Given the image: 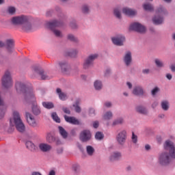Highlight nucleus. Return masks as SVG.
<instances>
[{"mask_svg":"<svg viewBox=\"0 0 175 175\" xmlns=\"http://www.w3.org/2000/svg\"><path fill=\"white\" fill-rule=\"evenodd\" d=\"M143 8L146 12H154V5L150 3L143 4Z\"/></svg>","mask_w":175,"mask_h":175,"instance_id":"473e14b6","label":"nucleus"},{"mask_svg":"<svg viewBox=\"0 0 175 175\" xmlns=\"http://www.w3.org/2000/svg\"><path fill=\"white\" fill-rule=\"evenodd\" d=\"M8 12L11 16H14V14H16V8L13 6H10L8 8Z\"/></svg>","mask_w":175,"mask_h":175,"instance_id":"09e8293b","label":"nucleus"},{"mask_svg":"<svg viewBox=\"0 0 175 175\" xmlns=\"http://www.w3.org/2000/svg\"><path fill=\"white\" fill-rule=\"evenodd\" d=\"M86 152L88 155L92 157V155H94V152H95V149L92 146H86Z\"/></svg>","mask_w":175,"mask_h":175,"instance_id":"58836bf2","label":"nucleus"},{"mask_svg":"<svg viewBox=\"0 0 175 175\" xmlns=\"http://www.w3.org/2000/svg\"><path fill=\"white\" fill-rule=\"evenodd\" d=\"M39 148L42 152H49V151H50L53 147H51V145L42 143L39 144Z\"/></svg>","mask_w":175,"mask_h":175,"instance_id":"393cba45","label":"nucleus"},{"mask_svg":"<svg viewBox=\"0 0 175 175\" xmlns=\"http://www.w3.org/2000/svg\"><path fill=\"white\" fill-rule=\"evenodd\" d=\"M43 68L40 66H31V71L33 72V75H40V72Z\"/></svg>","mask_w":175,"mask_h":175,"instance_id":"2f4dec72","label":"nucleus"},{"mask_svg":"<svg viewBox=\"0 0 175 175\" xmlns=\"http://www.w3.org/2000/svg\"><path fill=\"white\" fill-rule=\"evenodd\" d=\"M5 47L7 49L8 52L10 54H12L13 53V50L14 49V40L13 39H8L6 40L5 43Z\"/></svg>","mask_w":175,"mask_h":175,"instance_id":"dca6fc26","label":"nucleus"},{"mask_svg":"<svg viewBox=\"0 0 175 175\" xmlns=\"http://www.w3.org/2000/svg\"><path fill=\"white\" fill-rule=\"evenodd\" d=\"M161 109L164 111H167V110H169V108H170L169 101H167V100H163V101H161Z\"/></svg>","mask_w":175,"mask_h":175,"instance_id":"f704fd0d","label":"nucleus"},{"mask_svg":"<svg viewBox=\"0 0 175 175\" xmlns=\"http://www.w3.org/2000/svg\"><path fill=\"white\" fill-rule=\"evenodd\" d=\"M77 54H79L77 49H71L65 52L66 57H70L71 58H76Z\"/></svg>","mask_w":175,"mask_h":175,"instance_id":"a878e982","label":"nucleus"},{"mask_svg":"<svg viewBox=\"0 0 175 175\" xmlns=\"http://www.w3.org/2000/svg\"><path fill=\"white\" fill-rule=\"evenodd\" d=\"M70 27L72 28V29H77L79 28V25H77V23H76L75 21L70 23Z\"/></svg>","mask_w":175,"mask_h":175,"instance_id":"5fc2aeb1","label":"nucleus"},{"mask_svg":"<svg viewBox=\"0 0 175 175\" xmlns=\"http://www.w3.org/2000/svg\"><path fill=\"white\" fill-rule=\"evenodd\" d=\"M152 21L154 25H161V24H163L164 23L163 16L155 15L152 18Z\"/></svg>","mask_w":175,"mask_h":175,"instance_id":"aec40b11","label":"nucleus"},{"mask_svg":"<svg viewBox=\"0 0 175 175\" xmlns=\"http://www.w3.org/2000/svg\"><path fill=\"white\" fill-rule=\"evenodd\" d=\"M156 13L157 14H164V16H167L169 14L167 10H166L162 5H160L159 8H157Z\"/></svg>","mask_w":175,"mask_h":175,"instance_id":"bb28decb","label":"nucleus"},{"mask_svg":"<svg viewBox=\"0 0 175 175\" xmlns=\"http://www.w3.org/2000/svg\"><path fill=\"white\" fill-rule=\"evenodd\" d=\"M142 73L144 75H148V73H150V69L146 68V69L142 70Z\"/></svg>","mask_w":175,"mask_h":175,"instance_id":"338daca9","label":"nucleus"},{"mask_svg":"<svg viewBox=\"0 0 175 175\" xmlns=\"http://www.w3.org/2000/svg\"><path fill=\"white\" fill-rule=\"evenodd\" d=\"M94 87L96 90V91H100V90H102V81L96 80L94 81Z\"/></svg>","mask_w":175,"mask_h":175,"instance_id":"e433bc0d","label":"nucleus"},{"mask_svg":"<svg viewBox=\"0 0 175 175\" xmlns=\"http://www.w3.org/2000/svg\"><path fill=\"white\" fill-rule=\"evenodd\" d=\"M158 92H161V88H159L158 86H156L151 90V95L152 96H155Z\"/></svg>","mask_w":175,"mask_h":175,"instance_id":"49530a36","label":"nucleus"},{"mask_svg":"<svg viewBox=\"0 0 175 175\" xmlns=\"http://www.w3.org/2000/svg\"><path fill=\"white\" fill-rule=\"evenodd\" d=\"M130 31H135L139 33H144L146 32V27L139 23H134L130 25Z\"/></svg>","mask_w":175,"mask_h":175,"instance_id":"9d476101","label":"nucleus"},{"mask_svg":"<svg viewBox=\"0 0 175 175\" xmlns=\"http://www.w3.org/2000/svg\"><path fill=\"white\" fill-rule=\"evenodd\" d=\"M55 136L53 135L51 133H48L46 134V140L47 143H49V144H53V143H55Z\"/></svg>","mask_w":175,"mask_h":175,"instance_id":"c756f323","label":"nucleus"},{"mask_svg":"<svg viewBox=\"0 0 175 175\" xmlns=\"http://www.w3.org/2000/svg\"><path fill=\"white\" fill-rule=\"evenodd\" d=\"M70 135H71L72 136H76L77 133H76V129H73L70 131Z\"/></svg>","mask_w":175,"mask_h":175,"instance_id":"774afa93","label":"nucleus"},{"mask_svg":"<svg viewBox=\"0 0 175 175\" xmlns=\"http://www.w3.org/2000/svg\"><path fill=\"white\" fill-rule=\"evenodd\" d=\"M88 113L90 117H95V116H96V112H95V109L92 107L89 108Z\"/></svg>","mask_w":175,"mask_h":175,"instance_id":"603ef678","label":"nucleus"},{"mask_svg":"<svg viewBox=\"0 0 175 175\" xmlns=\"http://www.w3.org/2000/svg\"><path fill=\"white\" fill-rule=\"evenodd\" d=\"M122 12L124 14H126V16H136V14H137V12L136 10H132L129 8H123Z\"/></svg>","mask_w":175,"mask_h":175,"instance_id":"b1692460","label":"nucleus"},{"mask_svg":"<svg viewBox=\"0 0 175 175\" xmlns=\"http://www.w3.org/2000/svg\"><path fill=\"white\" fill-rule=\"evenodd\" d=\"M51 118H53V121H55V122H57L58 124L61 122V119H59V117H58V115H57V112L52 113Z\"/></svg>","mask_w":175,"mask_h":175,"instance_id":"79ce46f5","label":"nucleus"},{"mask_svg":"<svg viewBox=\"0 0 175 175\" xmlns=\"http://www.w3.org/2000/svg\"><path fill=\"white\" fill-rule=\"evenodd\" d=\"M154 63L157 68H163V62H162L159 59H155Z\"/></svg>","mask_w":175,"mask_h":175,"instance_id":"8fccbe9b","label":"nucleus"},{"mask_svg":"<svg viewBox=\"0 0 175 175\" xmlns=\"http://www.w3.org/2000/svg\"><path fill=\"white\" fill-rule=\"evenodd\" d=\"M47 26L49 27V29L53 31H55L56 28H58V27L62 26V22L57 20H54L48 23Z\"/></svg>","mask_w":175,"mask_h":175,"instance_id":"2eb2a0df","label":"nucleus"},{"mask_svg":"<svg viewBox=\"0 0 175 175\" xmlns=\"http://www.w3.org/2000/svg\"><path fill=\"white\" fill-rule=\"evenodd\" d=\"M97 58H99V54L98 53L88 55L83 60V68L85 69V70H88V69L92 68V66H94V62Z\"/></svg>","mask_w":175,"mask_h":175,"instance_id":"39448f33","label":"nucleus"},{"mask_svg":"<svg viewBox=\"0 0 175 175\" xmlns=\"http://www.w3.org/2000/svg\"><path fill=\"white\" fill-rule=\"evenodd\" d=\"M91 131L90 130H83L80 133L79 139L82 143H87L90 142L92 137Z\"/></svg>","mask_w":175,"mask_h":175,"instance_id":"9b49d317","label":"nucleus"},{"mask_svg":"<svg viewBox=\"0 0 175 175\" xmlns=\"http://www.w3.org/2000/svg\"><path fill=\"white\" fill-rule=\"evenodd\" d=\"M144 89L142 85H136L133 88V94L135 96H144Z\"/></svg>","mask_w":175,"mask_h":175,"instance_id":"ddd939ff","label":"nucleus"},{"mask_svg":"<svg viewBox=\"0 0 175 175\" xmlns=\"http://www.w3.org/2000/svg\"><path fill=\"white\" fill-rule=\"evenodd\" d=\"M133 169V168L132 165H127V167H126V170L128 172H132Z\"/></svg>","mask_w":175,"mask_h":175,"instance_id":"69168bd1","label":"nucleus"},{"mask_svg":"<svg viewBox=\"0 0 175 175\" xmlns=\"http://www.w3.org/2000/svg\"><path fill=\"white\" fill-rule=\"evenodd\" d=\"M25 146L30 152H36L38 151V146H36V145L31 141H27L25 142Z\"/></svg>","mask_w":175,"mask_h":175,"instance_id":"a211bd4d","label":"nucleus"},{"mask_svg":"<svg viewBox=\"0 0 175 175\" xmlns=\"http://www.w3.org/2000/svg\"><path fill=\"white\" fill-rule=\"evenodd\" d=\"M76 113H81V107H80V102L79 100L75 101L72 105Z\"/></svg>","mask_w":175,"mask_h":175,"instance_id":"c9c22d12","label":"nucleus"},{"mask_svg":"<svg viewBox=\"0 0 175 175\" xmlns=\"http://www.w3.org/2000/svg\"><path fill=\"white\" fill-rule=\"evenodd\" d=\"M67 40L72 42V43H76L77 44L80 43V40H79V38L76 37L74 34L72 33L67 35Z\"/></svg>","mask_w":175,"mask_h":175,"instance_id":"c85d7f7f","label":"nucleus"},{"mask_svg":"<svg viewBox=\"0 0 175 175\" xmlns=\"http://www.w3.org/2000/svg\"><path fill=\"white\" fill-rule=\"evenodd\" d=\"M57 154H58L59 155L62 154L64 152V148H58L56 150Z\"/></svg>","mask_w":175,"mask_h":175,"instance_id":"e2e57ef3","label":"nucleus"},{"mask_svg":"<svg viewBox=\"0 0 175 175\" xmlns=\"http://www.w3.org/2000/svg\"><path fill=\"white\" fill-rule=\"evenodd\" d=\"M55 143L56 146H61V144H62V141H61V139L59 138L56 137Z\"/></svg>","mask_w":175,"mask_h":175,"instance_id":"4d7b16f0","label":"nucleus"},{"mask_svg":"<svg viewBox=\"0 0 175 175\" xmlns=\"http://www.w3.org/2000/svg\"><path fill=\"white\" fill-rule=\"evenodd\" d=\"M53 13H54V10H48L46 13V17H50L53 14Z\"/></svg>","mask_w":175,"mask_h":175,"instance_id":"680f3d73","label":"nucleus"},{"mask_svg":"<svg viewBox=\"0 0 175 175\" xmlns=\"http://www.w3.org/2000/svg\"><path fill=\"white\" fill-rule=\"evenodd\" d=\"M135 110L139 114H142L143 116H148V109L144 106L138 105L136 107Z\"/></svg>","mask_w":175,"mask_h":175,"instance_id":"412c9836","label":"nucleus"},{"mask_svg":"<svg viewBox=\"0 0 175 175\" xmlns=\"http://www.w3.org/2000/svg\"><path fill=\"white\" fill-rule=\"evenodd\" d=\"M93 127L95 128V129L98 128L99 127V122H98V121L94 122H93Z\"/></svg>","mask_w":175,"mask_h":175,"instance_id":"0e129e2a","label":"nucleus"},{"mask_svg":"<svg viewBox=\"0 0 175 175\" xmlns=\"http://www.w3.org/2000/svg\"><path fill=\"white\" fill-rule=\"evenodd\" d=\"M77 146L79 150H80L81 152H84V148H83V145H81V144L78 142L77 143Z\"/></svg>","mask_w":175,"mask_h":175,"instance_id":"052dcab7","label":"nucleus"},{"mask_svg":"<svg viewBox=\"0 0 175 175\" xmlns=\"http://www.w3.org/2000/svg\"><path fill=\"white\" fill-rule=\"evenodd\" d=\"M64 120L66 122H69V124H72V125H80V121L76 119V118L73 116H68L64 115Z\"/></svg>","mask_w":175,"mask_h":175,"instance_id":"6ab92c4d","label":"nucleus"},{"mask_svg":"<svg viewBox=\"0 0 175 175\" xmlns=\"http://www.w3.org/2000/svg\"><path fill=\"white\" fill-rule=\"evenodd\" d=\"M112 43L115 46H124V42L126 40L125 36L122 34H117L116 36L111 38Z\"/></svg>","mask_w":175,"mask_h":175,"instance_id":"1a4fd4ad","label":"nucleus"},{"mask_svg":"<svg viewBox=\"0 0 175 175\" xmlns=\"http://www.w3.org/2000/svg\"><path fill=\"white\" fill-rule=\"evenodd\" d=\"M127 137L126 131L122 130L117 134L116 140L119 146H124L126 143Z\"/></svg>","mask_w":175,"mask_h":175,"instance_id":"6e6552de","label":"nucleus"},{"mask_svg":"<svg viewBox=\"0 0 175 175\" xmlns=\"http://www.w3.org/2000/svg\"><path fill=\"white\" fill-rule=\"evenodd\" d=\"M111 75V70L110 68H107L105 72V77H110Z\"/></svg>","mask_w":175,"mask_h":175,"instance_id":"6e6d98bb","label":"nucleus"},{"mask_svg":"<svg viewBox=\"0 0 175 175\" xmlns=\"http://www.w3.org/2000/svg\"><path fill=\"white\" fill-rule=\"evenodd\" d=\"M123 62L126 66H130L132 64V53L131 51H127L123 57Z\"/></svg>","mask_w":175,"mask_h":175,"instance_id":"f3484780","label":"nucleus"},{"mask_svg":"<svg viewBox=\"0 0 175 175\" xmlns=\"http://www.w3.org/2000/svg\"><path fill=\"white\" fill-rule=\"evenodd\" d=\"M15 88L18 94H21V92L23 94L26 103L31 105V111L33 114L34 116H39L42 113V111H40V107L38 105V103L36 102V96H35L33 89L21 82H16Z\"/></svg>","mask_w":175,"mask_h":175,"instance_id":"f257e3e1","label":"nucleus"},{"mask_svg":"<svg viewBox=\"0 0 175 175\" xmlns=\"http://www.w3.org/2000/svg\"><path fill=\"white\" fill-rule=\"evenodd\" d=\"M6 111V107H0V120H2L5 117V113Z\"/></svg>","mask_w":175,"mask_h":175,"instance_id":"3c124183","label":"nucleus"},{"mask_svg":"<svg viewBox=\"0 0 175 175\" xmlns=\"http://www.w3.org/2000/svg\"><path fill=\"white\" fill-rule=\"evenodd\" d=\"M56 65H57L62 73H64V75H70V72H72V66H70L69 62L66 60L57 61Z\"/></svg>","mask_w":175,"mask_h":175,"instance_id":"423d86ee","label":"nucleus"},{"mask_svg":"<svg viewBox=\"0 0 175 175\" xmlns=\"http://www.w3.org/2000/svg\"><path fill=\"white\" fill-rule=\"evenodd\" d=\"M172 159H175V154L169 153L165 150L159 154L157 157V164L161 167H167L172 165Z\"/></svg>","mask_w":175,"mask_h":175,"instance_id":"7ed1b4c3","label":"nucleus"},{"mask_svg":"<svg viewBox=\"0 0 175 175\" xmlns=\"http://www.w3.org/2000/svg\"><path fill=\"white\" fill-rule=\"evenodd\" d=\"M0 107H6L3 98L0 96Z\"/></svg>","mask_w":175,"mask_h":175,"instance_id":"bf43d9fd","label":"nucleus"},{"mask_svg":"<svg viewBox=\"0 0 175 175\" xmlns=\"http://www.w3.org/2000/svg\"><path fill=\"white\" fill-rule=\"evenodd\" d=\"M131 139L134 144H137V135L134 132L132 133Z\"/></svg>","mask_w":175,"mask_h":175,"instance_id":"864d4df0","label":"nucleus"},{"mask_svg":"<svg viewBox=\"0 0 175 175\" xmlns=\"http://www.w3.org/2000/svg\"><path fill=\"white\" fill-rule=\"evenodd\" d=\"M10 126H15L16 131L21 133L25 132V124L23 122L20 113L18 111L13 112V118L10 120Z\"/></svg>","mask_w":175,"mask_h":175,"instance_id":"20e7f679","label":"nucleus"},{"mask_svg":"<svg viewBox=\"0 0 175 175\" xmlns=\"http://www.w3.org/2000/svg\"><path fill=\"white\" fill-rule=\"evenodd\" d=\"M52 32H53L55 36H56V38H64V35L62 34V32L58 29H55L53 31H52Z\"/></svg>","mask_w":175,"mask_h":175,"instance_id":"a18cd8bd","label":"nucleus"},{"mask_svg":"<svg viewBox=\"0 0 175 175\" xmlns=\"http://www.w3.org/2000/svg\"><path fill=\"white\" fill-rule=\"evenodd\" d=\"M59 133L63 139H68V133L62 126H58Z\"/></svg>","mask_w":175,"mask_h":175,"instance_id":"7c9ffc66","label":"nucleus"},{"mask_svg":"<svg viewBox=\"0 0 175 175\" xmlns=\"http://www.w3.org/2000/svg\"><path fill=\"white\" fill-rule=\"evenodd\" d=\"M25 117L27 122L29 125H30V126H33V128H35V126L38 125V124L36 123V120H35V118H33V116H32V114H31L29 112H25Z\"/></svg>","mask_w":175,"mask_h":175,"instance_id":"4468645a","label":"nucleus"},{"mask_svg":"<svg viewBox=\"0 0 175 175\" xmlns=\"http://www.w3.org/2000/svg\"><path fill=\"white\" fill-rule=\"evenodd\" d=\"M1 84L4 88H10L13 85V79L10 72L6 71L1 79Z\"/></svg>","mask_w":175,"mask_h":175,"instance_id":"0eeeda50","label":"nucleus"},{"mask_svg":"<svg viewBox=\"0 0 175 175\" xmlns=\"http://www.w3.org/2000/svg\"><path fill=\"white\" fill-rule=\"evenodd\" d=\"M12 23L14 25H22V29L24 32H31L32 31V24L28 21L27 16H14L12 18Z\"/></svg>","mask_w":175,"mask_h":175,"instance_id":"f03ea898","label":"nucleus"},{"mask_svg":"<svg viewBox=\"0 0 175 175\" xmlns=\"http://www.w3.org/2000/svg\"><path fill=\"white\" fill-rule=\"evenodd\" d=\"M72 172L75 175H79L81 173V169L79 164H74L72 165Z\"/></svg>","mask_w":175,"mask_h":175,"instance_id":"72a5a7b5","label":"nucleus"},{"mask_svg":"<svg viewBox=\"0 0 175 175\" xmlns=\"http://www.w3.org/2000/svg\"><path fill=\"white\" fill-rule=\"evenodd\" d=\"M81 12L84 16H88L91 13V6L88 4H83L81 8Z\"/></svg>","mask_w":175,"mask_h":175,"instance_id":"5701e85b","label":"nucleus"},{"mask_svg":"<svg viewBox=\"0 0 175 175\" xmlns=\"http://www.w3.org/2000/svg\"><path fill=\"white\" fill-rule=\"evenodd\" d=\"M123 122H124V119L122 118H119L113 122L112 125L113 126H116V125H121V124H123Z\"/></svg>","mask_w":175,"mask_h":175,"instance_id":"37998d69","label":"nucleus"},{"mask_svg":"<svg viewBox=\"0 0 175 175\" xmlns=\"http://www.w3.org/2000/svg\"><path fill=\"white\" fill-rule=\"evenodd\" d=\"M113 118V113L111 111H107L104 114L103 116V120H105V121H107L109 120H111Z\"/></svg>","mask_w":175,"mask_h":175,"instance_id":"a19ab883","label":"nucleus"},{"mask_svg":"<svg viewBox=\"0 0 175 175\" xmlns=\"http://www.w3.org/2000/svg\"><path fill=\"white\" fill-rule=\"evenodd\" d=\"M163 147L165 150H168V153L172 154V155H175V146L174 143H173V142L169 139L165 141Z\"/></svg>","mask_w":175,"mask_h":175,"instance_id":"f8f14e48","label":"nucleus"},{"mask_svg":"<svg viewBox=\"0 0 175 175\" xmlns=\"http://www.w3.org/2000/svg\"><path fill=\"white\" fill-rule=\"evenodd\" d=\"M103 137H105V135L102 133V132L98 131L96 133L95 139L96 140H102Z\"/></svg>","mask_w":175,"mask_h":175,"instance_id":"de8ad7c7","label":"nucleus"},{"mask_svg":"<svg viewBox=\"0 0 175 175\" xmlns=\"http://www.w3.org/2000/svg\"><path fill=\"white\" fill-rule=\"evenodd\" d=\"M42 106L45 109H54V104L52 102H42Z\"/></svg>","mask_w":175,"mask_h":175,"instance_id":"ea45409f","label":"nucleus"},{"mask_svg":"<svg viewBox=\"0 0 175 175\" xmlns=\"http://www.w3.org/2000/svg\"><path fill=\"white\" fill-rule=\"evenodd\" d=\"M121 157H122V154H121V152H113L111 153V156L109 157V161H111V162L120 161V159H121Z\"/></svg>","mask_w":175,"mask_h":175,"instance_id":"4be33fe9","label":"nucleus"},{"mask_svg":"<svg viewBox=\"0 0 175 175\" xmlns=\"http://www.w3.org/2000/svg\"><path fill=\"white\" fill-rule=\"evenodd\" d=\"M56 93L57 94L60 100H66V99H68L66 94L64 93L61 88H57L56 89Z\"/></svg>","mask_w":175,"mask_h":175,"instance_id":"cd10ccee","label":"nucleus"},{"mask_svg":"<svg viewBox=\"0 0 175 175\" xmlns=\"http://www.w3.org/2000/svg\"><path fill=\"white\" fill-rule=\"evenodd\" d=\"M62 111H64V113H65V114H70V109L68 108L63 107Z\"/></svg>","mask_w":175,"mask_h":175,"instance_id":"13d9d810","label":"nucleus"},{"mask_svg":"<svg viewBox=\"0 0 175 175\" xmlns=\"http://www.w3.org/2000/svg\"><path fill=\"white\" fill-rule=\"evenodd\" d=\"M113 14L116 17V18H118V20H121V18H122V16H121V12L117 8L113 10Z\"/></svg>","mask_w":175,"mask_h":175,"instance_id":"c03bdc74","label":"nucleus"},{"mask_svg":"<svg viewBox=\"0 0 175 175\" xmlns=\"http://www.w3.org/2000/svg\"><path fill=\"white\" fill-rule=\"evenodd\" d=\"M39 75L41 77V80H50V77H49L47 72L44 71V70H42Z\"/></svg>","mask_w":175,"mask_h":175,"instance_id":"4c0bfd02","label":"nucleus"}]
</instances>
